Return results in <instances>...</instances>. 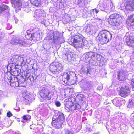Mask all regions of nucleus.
Wrapping results in <instances>:
<instances>
[{"label":"nucleus","mask_w":134,"mask_h":134,"mask_svg":"<svg viewBox=\"0 0 134 134\" xmlns=\"http://www.w3.org/2000/svg\"><path fill=\"white\" fill-rule=\"evenodd\" d=\"M3 134H20L19 132H16L13 131H7Z\"/></svg>","instance_id":"a19ab883"},{"label":"nucleus","mask_w":134,"mask_h":134,"mask_svg":"<svg viewBox=\"0 0 134 134\" xmlns=\"http://www.w3.org/2000/svg\"><path fill=\"white\" fill-rule=\"evenodd\" d=\"M122 18L119 14L114 13L111 14L108 19V22L111 25L119 28L121 24Z\"/></svg>","instance_id":"0eeeda50"},{"label":"nucleus","mask_w":134,"mask_h":134,"mask_svg":"<svg viewBox=\"0 0 134 134\" xmlns=\"http://www.w3.org/2000/svg\"><path fill=\"white\" fill-rule=\"evenodd\" d=\"M127 22L131 25H134V15H131L129 16Z\"/></svg>","instance_id":"f704fd0d"},{"label":"nucleus","mask_w":134,"mask_h":134,"mask_svg":"<svg viewBox=\"0 0 134 134\" xmlns=\"http://www.w3.org/2000/svg\"><path fill=\"white\" fill-rule=\"evenodd\" d=\"M60 36V34L58 32L51 31L48 33L46 39L48 41L53 42L55 44H57L64 42V39Z\"/></svg>","instance_id":"20e7f679"},{"label":"nucleus","mask_w":134,"mask_h":134,"mask_svg":"<svg viewBox=\"0 0 134 134\" xmlns=\"http://www.w3.org/2000/svg\"><path fill=\"white\" fill-rule=\"evenodd\" d=\"M133 55H134V52H133Z\"/></svg>","instance_id":"e2e57ef3"},{"label":"nucleus","mask_w":134,"mask_h":134,"mask_svg":"<svg viewBox=\"0 0 134 134\" xmlns=\"http://www.w3.org/2000/svg\"><path fill=\"white\" fill-rule=\"evenodd\" d=\"M20 58L19 59V60L18 62V64H20L21 66H24L25 64V62L24 58L23 55H21Z\"/></svg>","instance_id":"c9c22d12"},{"label":"nucleus","mask_w":134,"mask_h":134,"mask_svg":"<svg viewBox=\"0 0 134 134\" xmlns=\"http://www.w3.org/2000/svg\"><path fill=\"white\" fill-rule=\"evenodd\" d=\"M8 37L5 31L0 29V42H2L7 39Z\"/></svg>","instance_id":"393cba45"},{"label":"nucleus","mask_w":134,"mask_h":134,"mask_svg":"<svg viewBox=\"0 0 134 134\" xmlns=\"http://www.w3.org/2000/svg\"><path fill=\"white\" fill-rule=\"evenodd\" d=\"M48 104L46 103H42L40 104L38 107L40 112H44L47 113L48 110Z\"/></svg>","instance_id":"412c9836"},{"label":"nucleus","mask_w":134,"mask_h":134,"mask_svg":"<svg viewBox=\"0 0 134 134\" xmlns=\"http://www.w3.org/2000/svg\"><path fill=\"white\" fill-rule=\"evenodd\" d=\"M75 83V82L74 80L73 81V82L71 83L72 84H74Z\"/></svg>","instance_id":"13d9d810"},{"label":"nucleus","mask_w":134,"mask_h":134,"mask_svg":"<svg viewBox=\"0 0 134 134\" xmlns=\"http://www.w3.org/2000/svg\"><path fill=\"white\" fill-rule=\"evenodd\" d=\"M16 65L14 64H12L11 63H9L7 67L8 70L10 71L11 72L15 71Z\"/></svg>","instance_id":"7c9ffc66"},{"label":"nucleus","mask_w":134,"mask_h":134,"mask_svg":"<svg viewBox=\"0 0 134 134\" xmlns=\"http://www.w3.org/2000/svg\"><path fill=\"white\" fill-rule=\"evenodd\" d=\"M5 81L8 84H10L11 86L14 87L21 86V85L23 83V82H21L20 79L19 80L18 78L13 75L6 74L5 75Z\"/></svg>","instance_id":"39448f33"},{"label":"nucleus","mask_w":134,"mask_h":134,"mask_svg":"<svg viewBox=\"0 0 134 134\" xmlns=\"http://www.w3.org/2000/svg\"><path fill=\"white\" fill-rule=\"evenodd\" d=\"M87 130L89 131H90L92 129L91 128H87Z\"/></svg>","instance_id":"4d7b16f0"},{"label":"nucleus","mask_w":134,"mask_h":134,"mask_svg":"<svg viewBox=\"0 0 134 134\" xmlns=\"http://www.w3.org/2000/svg\"><path fill=\"white\" fill-rule=\"evenodd\" d=\"M20 58V56L18 55H14L10 58L9 61V63H11L12 64H15L18 63L19 60V59Z\"/></svg>","instance_id":"bb28decb"},{"label":"nucleus","mask_w":134,"mask_h":134,"mask_svg":"<svg viewBox=\"0 0 134 134\" xmlns=\"http://www.w3.org/2000/svg\"><path fill=\"white\" fill-rule=\"evenodd\" d=\"M81 106L79 104H76L71 105L68 108L69 110L71 112H76L77 110L80 109Z\"/></svg>","instance_id":"b1692460"},{"label":"nucleus","mask_w":134,"mask_h":134,"mask_svg":"<svg viewBox=\"0 0 134 134\" xmlns=\"http://www.w3.org/2000/svg\"><path fill=\"white\" fill-rule=\"evenodd\" d=\"M131 84L132 88H134V79H133L132 80Z\"/></svg>","instance_id":"8fccbe9b"},{"label":"nucleus","mask_w":134,"mask_h":134,"mask_svg":"<svg viewBox=\"0 0 134 134\" xmlns=\"http://www.w3.org/2000/svg\"><path fill=\"white\" fill-rule=\"evenodd\" d=\"M30 119L31 116L29 115H24L21 120V122L23 123H25L26 121L29 120Z\"/></svg>","instance_id":"4c0bfd02"},{"label":"nucleus","mask_w":134,"mask_h":134,"mask_svg":"<svg viewBox=\"0 0 134 134\" xmlns=\"http://www.w3.org/2000/svg\"><path fill=\"white\" fill-rule=\"evenodd\" d=\"M130 92V87L128 85H127L124 87H121L120 92V94L122 97H125L127 96Z\"/></svg>","instance_id":"dca6fc26"},{"label":"nucleus","mask_w":134,"mask_h":134,"mask_svg":"<svg viewBox=\"0 0 134 134\" xmlns=\"http://www.w3.org/2000/svg\"><path fill=\"white\" fill-rule=\"evenodd\" d=\"M71 41L72 42L74 46L76 48H84L85 49L89 48V46L87 42L80 34L73 36L71 39Z\"/></svg>","instance_id":"f257e3e1"},{"label":"nucleus","mask_w":134,"mask_h":134,"mask_svg":"<svg viewBox=\"0 0 134 134\" xmlns=\"http://www.w3.org/2000/svg\"><path fill=\"white\" fill-rule=\"evenodd\" d=\"M45 14L44 11L37 10L35 11L34 13V17L36 18L37 21L41 24L45 25L46 21L45 18Z\"/></svg>","instance_id":"9b49d317"},{"label":"nucleus","mask_w":134,"mask_h":134,"mask_svg":"<svg viewBox=\"0 0 134 134\" xmlns=\"http://www.w3.org/2000/svg\"><path fill=\"white\" fill-rule=\"evenodd\" d=\"M1 10L2 11H4L5 15L6 16H9V11L10 8L9 7L5 4H3L1 7Z\"/></svg>","instance_id":"cd10ccee"},{"label":"nucleus","mask_w":134,"mask_h":134,"mask_svg":"<svg viewBox=\"0 0 134 134\" xmlns=\"http://www.w3.org/2000/svg\"><path fill=\"white\" fill-rule=\"evenodd\" d=\"M76 74L74 72H68L64 74L62 77V79L65 83H67L69 82L70 80L71 77H74L76 78Z\"/></svg>","instance_id":"4468645a"},{"label":"nucleus","mask_w":134,"mask_h":134,"mask_svg":"<svg viewBox=\"0 0 134 134\" xmlns=\"http://www.w3.org/2000/svg\"><path fill=\"white\" fill-rule=\"evenodd\" d=\"M103 88V86L102 85L99 86L97 87V90H101Z\"/></svg>","instance_id":"09e8293b"},{"label":"nucleus","mask_w":134,"mask_h":134,"mask_svg":"<svg viewBox=\"0 0 134 134\" xmlns=\"http://www.w3.org/2000/svg\"><path fill=\"white\" fill-rule=\"evenodd\" d=\"M96 19L97 21L98 22L99 24H101L102 23V21L101 19L98 18H97Z\"/></svg>","instance_id":"603ef678"},{"label":"nucleus","mask_w":134,"mask_h":134,"mask_svg":"<svg viewBox=\"0 0 134 134\" xmlns=\"http://www.w3.org/2000/svg\"><path fill=\"white\" fill-rule=\"evenodd\" d=\"M126 38L127 44L128 46L134 47V34H130L129 36L126 37Z\"/></svg>","instance_id":"6ab92c4d"},{"label":"nucleus","mask_w":134,"mask_h":134,"mask_svg":"<svg viewBox=\"0 0 134 134\" xmlns=\"http://www.w3.org/2000/svg\"><path fill=\"white\" fill-rule=\"evenodd\" d=\"M108 131H109V130H108Z\"/></svg>","instance_id":"774afa93"},{"label":"nucleus","mask_w":134,"mask_h":134,"mask_svg":"<svg viewBox=\"0 0 134 134\" xmlns=\"http://www.w3.org/2000/svg\"><path fill=\"white\" fill-rule=\"evenodd\" d=\"M37 25L33 23L30 25L32 28L26 31L25 35L26 38L30 40H38L40 39V31L38 29L36 28L35 26Z\"/></svg>","instance_id":"f03ea898"},{"label":"nucleus","mask_w":134,"mask_h":134,"mask_svg":"<svg viewBox=\"0 0 134 134\" xmlns=\"http://www.w3.org/2000/svg\"><path fill=\"white\" fill-rule=\"evenodd\" d=\"M132 134H134V132L132 133Z\"/></svg>","instance_id":"69168bd1"},{"label":"nucleus","mask_w":134,"mask_h":134,"mask_svg":"<svg viewBox=\"0 0 134 134\" xmlns=\"http://www.w3.org/2000/svg\"><path fill=\"white\" fill-rule=\"evenodd\" d=\"M22 6L23 7L24 10L27 12H29L31 11L30 8L29 7L28 3L27 2L24 3Z\"/></svg>","instance_id":"473e14b6"},{"label":"nucleus","mask_w":134,"mask_h":134,"mask_svg":"<svg viewBox=\"0 0 134 134\" xmlns=\"http://www.w3.org/2000/svg\"><path fill=\"white\" fill-rule=\"evenodd\" d=\"M56 105L57 107H59L61 105V103L60 102L57 101L55 102Z\"/></svg>","instance_id":"de8ad7c7"},{"label":"nucleus","mask_w":134,"mask_h":134,"mask_svg":"<svg viewBox=\"0 0 134 134\" xmlns=\"http://www.w3.org/2000/svg\"><path fill=\"white\" fill-rule=\"evenodd\" d=\"M111 126H110H110H109V125H108L107 124L106 125V127L107 129L108 130L110 129V130L111 131H114L115 130L116 128L114 126V125H112Z\"/></svg>","instance_id":"ea45409f"},{"label":"nucleus","mask_w":134,"mask_h":134,"mask_svg":"<svg viewBox=\"0 0 134 134\" xmlns=\"http://www.w3.org/2000/svg\"><path fill=\"white\" fill-rule=\"evenodd\" d=\"M86 119V118L85 117H84V118H83V119H82V121H83V120H85V119Z\"/></svg>","instance_id":"052dcab7"},{"label":"nucleus","mask_w":134,"mask_h":134,"mask_svg":"<svg viewBox=\"0 0 134 134\" xmlns=\"http://www.w3.org/2000/svg\"><path fill=\"white\" fill-rule=\"evenodd\" d=\"M84 98V96L83 94H79L76 96L75 100L78 103H82Z\"/></svg>","instance_id":"2f4dec72"},{"label":"nucleus","mask_w":134,"mask_h":134,"mask_svg":"<svg viewBox=\"0 0 134 134\" xmlns=\"http://www.w3.org/2000/svg\"><path fill=\"white\" fill-rule=\"evenodd\" d=\"M37 132L38 133V130L37 129Z\"/></svg>","instance_id":"680f3d73"},{"label":"nucleus","mask_w":134,"mask_h":134,"mask_svg":"<svg viewBox=\"0 0 134 134\" xmlns=\"http://www.w3.org/2000/svg\"><path fill=\"white\" fill-rule=\"evenodd\" d=\"M30 111V110H28V112H29V111Z\"/></svg>","instance_id":"0e129e2a"},{"label":"nucleus","mask_w":134,"mask_h":134,"mask_svg":"<svg viewBox=\"0 0 134 134\" xmlns=\"http://www.w3.org/2000/svg\"><path fill=\"white\" fill-rule=\"evenodd\" d=\"M14 20L15 21V23H18V19H17V18H16L15 17H14Z\"/></svg>","instance_id":"864d4df0"},{"label":"nucleus","mask_w":134,"mask_h":134,"mask_svg":"<svg viewBox=\"0 0 134 134\" xmlns=\"http://www.w3.org/2000/svg\"><path fill=\"white\" fill-rule=\"evenodd\" d=\"M64 132L66 134H74V131L71 129H65Z\"/></svg>","instance_id":"79ce46f5"},{"label":"nucleus","mask_w":134,"mask_h":134,"mask_svg":"<svg viewBox=\"0 0 134 134\" xmlns=\"http://www.w3.org/2000/svg\"><path fill=\"white\" fill-rule=\"evenodd\" d=\"M112 102L115 106L119 107L124 104L125 103V101L123 100L122 98L116 97L112 100Z\"/></svg>","instance_id":"aec40b11"},{"label":"nucleus","mask_w":134,"mask_h":134,"mask_svg":"<svg viewBox=\"0 0 134 134\" xmlns=\"http://www.w3.org/2000/svg\"><path fill=\"white\" fill-rule=\"evenodd\" d=\"M10 42L13 45H18L23 46H25L26 44L25 40L23 37L18 36L12 37Z\"/></svg>","instance_id":"9d476101"},{"label":"nucleus","mask_w":134,"mask_h":134,"mask_svg":"<svg viewBox=\"0 0 134 134\" xmlns=\"http://www.w3.org/2000/svg\"><path fill=\"white\" fill-rule=\"evenodd\" d=\"M118 79L120 81L124 80L126 79V74L122 71H120L117 75Z\"/></svg>","instance_id":"a878e982"},{"label":"nucleus","mask_w":134,"mask_h":134,"mask_svg":"<svg viewBox=\"0 0 134 134\" xmlns=\"http://www.w3.org/2000/svg\"><path fill=\"white\" fill-rule=\"evenodd\" d=\"M51 48V46L50 45H49L48 46V49H47L46 51H47V52H49V49Z\"/></svg>","instance_id":"5fc2aeb1"},{"label":"nucleus","mask_w":134,"mask_h":134,"mask_svg":"<svg viewBox=\"0 0 134 134\" xmlns=\"http://www.w3.org/2000/svg\"><path fill=\"white\" fill-rule=\"evenodd\" d=\"M89 0H75V3L80 7H84L88 3Z\"/></svg>","instance_id":"4be33fe9"},{"label":"nucleus","mask_w":134,"mask_h":134,"mask_svg":"<svg viewBox=\"0 0 134 134\" xmlns=\"http://www.w3.org/2000/svg\"><path fill=\"white\" fill-rule=\"evenodd\" d=\"M12 28V26L9 23H8L7 25L6 28L7 30H9Z\"/></svg>","instance_id":"a18cd8bd"},{"label":"nucleus","mask_w":134,"mask_h":134,"mask_svg":"<svg viewBox=\"0 0 134 134\" xmlns=\"http://www.w3.org/2000/svg\"><path fill=\"white\" fill-rule=\"evenodd\" d=\"M50 71L54 74L57 72H59L63 70L62 64L58 62H54L52 63L49 66Z\"/></svg>","instance_id":"f8f14e48"},{"label":"nucleus","mask_w":134,"mask_h":134,"mask_svg":"<svg viewBox=\"0 0 134 134\" xmlns=\"http://www.w3.org/2000/svg\"><path fill=\"white\" fill-rule=\"evenodd\" d=\"M99 11L97 8L93 9L90 10V13L88 16V17H91V19H93L94 18L96 19L97 14Z\"/></svg>","instance_id":"5701e85b"},{"label":"nucleus","mask_w":134,"mask_h":134,"mask_svg":"<svg viewBox=\"0 0 134 134\" xmlns=\"http://www.w3.org/2000/svg\"><path fill=\"white\" fill-rule=\"evenodd\" d=\"M12 116V113L10 112H9L7 113V116L8 117H10Z\"/></svg>","instance_id":"3c124183"},{"label":"nucleus","mask_w":134,"mask_h":134,"mask_svg":"<svg viewBox=\"0 0 134 134\" xmlns=\"http://www.w3.org/2000/svg\"><path fill=\"white\" fill-rule=\"evenodd\" d=\"M93 82L90 81H85L80 83V86L81 88L84 90L91 91V92H93Z\"/></svg>","instance_id":"ddd939ff"},{"label":"nucleus","mask_w":134,"mask_h":134,"mask_svg":"<svg viewBox=\"0 0 134 134\" xmlns=\"http://www.w3.org/2000/svg\"><path fill=\"white\" fill-rule=\"evenodd\" d=\"M30 75V74L29 73H28L27 74V76L26 77L28 78H29L30 79L31 81H33L35 79L34 77L32 76H29Z\"/></svg>","instance_id":"c03bdc74"},{"label":"nucleus","mask_w":134,"mask_h":134,"mask_svg":"<svg viewBox=\"0 0 134 134\" xmlns=\"http://www.w3.org/2000/svg\"><path fill=\"white\" fill-rule=\"evenodd\" d=\"M4 127V126L3 125H0V129H3Z\"/></svg>","instance_id":"6e6d98bb"},{"label":"nucleus","mask_w":134,"mask_h":134,"mask_svg":"<svg viewBox=\"0 0 134 134\" xmlns=\"http://www.w3.org/2000/svg\"><path fill=\"white\" fill-rule=\"evenodd\" d=\"M30 128L31 129H33V128L32 127V125H31L30 126Z\"/></svg>","instance_id":"bf43d9fd"},{"label":"nucleus","mask_w":134,"mask_h":134,"mask_svg":"<svg viewBox=\"0 0 134 134\" xmlns=\"http://www.w3.org/2000/svg\"><path fill=\"white\" fill-rule=\"evenodd\" d=\"M42 0H30L31 3L33 5L38 6L40 4Z\"/></svg>","instance_id":"e433bc0d"},{"label":"nucleus","mask_w":134,"mask_h":134,"mask_svg":"<svg viewBox=\"0 0 134 134\" xmlns=\"http://www.w3.org/2000/svg\"><path fill=\"white\" fill-rule=\"evenodd\" d=\"M108 3V2L106 0L104 1L101 0L98 5V8H99L101 11H105L107 12V11H106V10L107 8Z\"/></svg>","instance_id":"f3484780"},{"label":"nucleus","mask_w":134,"mask_h":134,"mask_svg":"<svg viewBox=\"0 0 134 134\" xmlns=\"http://www.w3.org/2000/svg\"><path fill=\"white\" fill-rule=\"evenodd\" d=\"M81 129V126L79 125H76L74 131L76 132H77L80 131Z\"/></svg>","instance_id":"37998d69"},{"label":"nucleus","mask_w":134,"mask_h":134,"mask_svg":"<svg viewBox=\"0 0 134 134\" xmlns=\"http://www.w3.org/2000/svg\"><path fill=\"white\" fill-rule=\"evenodd\" d=\"M24 2L23 0H11L12 6L18 10H20Z\"/></svg>","instance_id":"2eb2a0df"},{"label":"nucleus","mask_w":134,"mask_h":134,"mask_svg":"<svg viewBox=\"0 0 134 134\" xmlns=\"http://www.w3.org/2000/svg\"><path fill=\"white\" fill-rule=\"evenodd\" d=\"M108 6H107V10H108L109 12L114 11L115 9V7L113 5V4L110 3V6H109L108 2Z\"/></svg>","instance_id":"58836bf2"},{"label":"nucleus","mask_w":134,"mask_h":134,"mask_svg":"<svg viewBox=\"0 0 134 134\" xmlns=\"http://www.w3.org/2000/svg\"><path fill=\"white\" fill-rule=\"evenodd\" d=\"M90 69H87V70L86 71H84L83 70V71L84 72V73H86L87 75H88V74H90Z\"/></svg>","instance_id":"49530a36"},{"label":"nucleus","mask_w":134,"mask_h":134,"mask_svg":"<svg viewBox=\"0 0 134 134\" xmlns=\"http://www.w3.org/2000/svg\"><path fill=\"white\" fill-rule=\"evenodd\" d=\"M131 99H130L128 107H134V94L131 96Z\"/></svg>","instance_id":"72a5a7b5"},{"label":"nucleus","mask_w":134,"mask_h":134,"mask_svg":"<svg viewBox=\"0 0 134 134\" xmlns=\"http://www.w3.org/2000/svg\"><path fill=\"white\" fill-rule=\"evenodd\" d=\"M112 38V35L110 32L106 30L100 31L98 34L97 39L102 44L107 43Z\"/></svg>","instance_id":"423d86ee"},{"label":"nucleus","mask_w":134,"mask_h":134,"mask_svg":"<svg viewBox=\"0 0 134 134\" xmlns=\"http://www.w3.org/2000/svg\"><path fill=\"white\" fill-rule=\"evenodd\" d=\"M120 6V9L125 8L126 10L130 11L134 9V0L125 1L122 3L121 2L118 4Z\"/></svg>","instance_id":"1a4fd4ad"},{"label":"nucleus","mask_w":134,"mask_h":134,"mask_svg":"<svg viewBox=\"0 0 134 134\" xmlns=\"http://www.w3.org/2000/svg\"><path fill=\"white\" fill-rule=\"evenodd\" d=\"M85 31L86 32L89 33L90 35H92L95 32V27L91 25L90 26L89 25L87 26Z\"/></svg>","instance_id":"c85d7f7f"},{"label":"nucleus","mask_w":134,"mask_h":134,"mask_svg":"<svg viewBox=\"0 0 134 134\" xmlns=\"http://www.w3.org/2000/svg\"><path fill=\"white\" fill-rule=\"evenodd\" d=\"M1 111L0 110V114H1Z\"/></svg>","instance_id":"338daca9"},{"label":"nucleus","mask_w":134,"mask_h":134,"mask_svg":"<svg viewBox=\"0 0 134 134\" xmlns=\"http://www.w3.org/2000/svg\"><path fill=\"white\" fill-rule=\"evenodd\" d=\"M23 98L25 99V102L26 104H28L32 102L31 95L30 94L26 93Z\"/></svg>","instance_id":"c756f323"},{"label":"nucleus","mask_w":134,"mask_h":134,"mask_svg":"<svg viewBox=\"0 0 134 134\" xmlns=\"http://www.w3.org/2000/svg\"><path fill=\"white\" fill-rule=\"evenodd\" d=\"M83 58L87 60V61L90 62L91 61V59L93 61L94 60L96 57L94 53L93 52H90L85 54L83 55Z\"/></svg>","instance_id":"a211bd4d"},{"label":"nucleus","mask_w":134,"mask_h":134,"mask_svg":"<svg viewBox=\"0 0 134 134\" xmlns=\"http://www.w3.org/2000/svg\"><path fill=\"white\" fill-rule=\"evenodd\" d=\"M40 94L41 97L46 100H50L51 96L54 95V93L51 92L47 87L45 86H41L40 88Z\"/></svg>","instance_id":"6e6552de"},{"label":"nucleus","mask_w":134,"mask_h":134,"mask_svg":"<svg viewBox=\"0 0 134 134\" xmlns=\"http://www.w3.org/2000/svg\"><path fill=\"white\" fill-rule=\"evenodd\" d=\"M52 126L55 129L61 127L65 122V119L63 114L61 113H56L52 118Z\"/></svg>","instance_id":"7ed1b4c3"}]
</instances>
